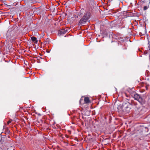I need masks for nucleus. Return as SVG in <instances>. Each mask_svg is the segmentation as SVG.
I'll return each mask as SVG.
<instances>
[{
	"mask_svg": "<svg viewBox=\"0 0 150 150\" xmlns=\"http://www.w3.org/2000/svg\"><path fill=\"white\" fill-rule=\"evenodd\" d=\"M83 100L81 99H81L80 100V101H79V102H80V103H81V100Z\"/></svg>",
	"mask_w": 150,
	"mask_h": 150,
	"instance_id": "dca6fc26",
	"label": "nucleus"
},
{
	"mask_svg": "<svg viewBox=\"0 0 150 150\" xmlns=\"http://www.w3.org/2000/svg\"><path fill=\"white\" fill-rule=\"evenodd\" d=\"M7 132L8 133H9L10 132V131L8 130V129H7Z\"/></svg>",
	"mask_w": 150,
	"mask_h": 150,
	"instance_id": "f3484780",
	"label": "nucleus"
},
{
	"mask_svg": "<svg viewBox=\"0 0 150 150\" xmlns=\"http://www.w3.org/2000/svg\"><path fill=\"white\" fill-rule=\"evenodd\" d=\"M149 5L148 6H145L143 8V9L144 10H146L149 8Z\"/></svg>",
	"mask_w": 150,
	"mask_h": 150,
	"instance_id": "f8f14e48",
	"label": "nucleus"
},
{
	"mask_svg": "<svg viewBox=\"0 0 150 150\" xmlns=\"http://www.w3.org/2000/svg\"><path fill=\"white\" fill-rule=\"evenodd\" d=\"M117 108L118 110L122 111L124 114L129 113L131 109L130 104L128 102H123L122 106L117 107Z\"/></svg>",
	"mask_w": 150,
	"mask_h": 150,
	"instance_id": "f257e3e1",
	"label": "nucleus"
},
{
	"mask_svg": "<svg viewBox=\"0 0 150 150\" xmlns=\"http://www.w3.org/2000/svg\"><path fill=\"white\" fill-rule=\"evenodd\" d=\"M84 101L86 103H88L90 102L89 99L88 97H85L84 99Z\"/></svg>",
	"mask_w": 150,
	"mask_h": 150,
	"instance_id": "6e6552de",
	"label": "nucleus"
},
{
	"mask_svg": "<svg viewBox=\"0 0 150 150\" xmlns=\"http://www.w3.org/2000/svg\"><path fill=\"white\" fill-rule=\"evenodd\" d=\"M120 23L121 24L120 25H122L123 27H124L126 23V21L122 19Z\"/></svg>",
	"mask_w": 150,
	"mask_h": 150,
	"instance_id": "423d86ee",
	"label": "nucleus"
},
{
	"mask_svg": "<svg viewBox=\"0 0 150 150\" xmlns=\"http://www.w3.org/2000/svg\"><path fill=\"white\" fill-rule=\"evenodd\" d=\"M50 40L49 38H47L45 40V43L46 44H47V43H49V42H50Z\"/></svg>",
	"mask_w": 150,
	"mask_h": 150,
	"instance_id": "9b49d317",
	"label": "nucleus"
},
{
	"mask_svg": "<svg viewBox=\"0 0 150 150\" xmlns=\"http://www.w3.org/2000/svg\"><path fill=\"white\" fill-rule=\"evenodd\" d=\"M11 122V121L9 120L7 122V124L9 125Z\"/></svg>",
	"mask_w": 150,
	"mask_h": 150,
	"instance_id": "ddd939ff",
	"label": "nucleus"
},
{
	"mask_svg": "<svg viewBox=\"0 0 150 150\" xmlns=\"http://www.w3.org/2000/svg\"><path fill=\"white\" fill-rule=\"evenodd\" d=\"M113 38L116 40H120L121 39L122 35L119 33H117L113 36Z\"/></svg>",
	"mask_w": 150,
	"mask_h": 150,
	"instance_id": "39448f33",
	"label": "nucleus"
},
{
	"mask_svg": "<svg viewBox=\"0 0 150 150\" xmlns=\"http://www.w3.org/2000/svg\"><path fill=\"white\" fill-rule=\"evenodd\" d=\"M131 96L135 100L138 101L142 105L145 104V101L139 95L134 92H132L131 93Z\"/></svg>",
	"mask_w": 150,
	"mask_h": 150,
	"instance_id": "f03ea898",
	"label": "nucleus"
},
{
	"mask_svg": "<svg viewBox=\"0 0 150 150\" xmlns=\"http://www.w3.org/2000/svg\"><path fill=\"white\" fill-rule=\"evenodd\" d=\"M68 132H69V134H71V131L70 130H68Z\"/></svg>",
	"mask_w": 150,
	"mask_h": 150,
	"instance_id": "2eb2a0df",
	"label": "nucleus"
},
{
	"mask_svg": "<svg viewBox=\"0 0 150 150\" xmlns=\"http://www.w3.org/2000/svg\"><path fill=\"white\" fill-rule=\"evenodd\" d=\"M147 53V52H145L144 53V54L145 55H146Z\"/></svg>",
	"mask_w": 150,
	"mask_h": 150,
	"instance_id": "4468645a",
	"label": "nucleus"
},
{
	"mask_svg": "<svg viewBox=\"0 0 150 150\" xmlns=\"http://www.w3.org/2000/svg\"><path fill=\"white\" fill-rule=\"evenodd\" d=\"M91 13L89 12H87L84 13L83 17L80 20L79 22V25L84 24L90 18Z\"/></svg>",
	"mask_w": 150,
	"mask_h": 150,
	"instance_id": "7ed1b4c3",
	"label": "nucleus"
},
{
	"mask_svg": "<svg viewBox=\"0 0 150 150\" xmlns=\"http://www.w3.org/2000/svg\"><path fill=\"white\" fill-rule=\"evenodd\" d=\"M146 2H148V4H149L150 3V0H144V1L142 2V4H144Z\"/></svg>",
	"mask_w": 150,
	"mask_h": 150,
	"instance_id": "9d476101",
	"label": "nucleus"
},
{
	"mask_svg": "<svg viewBox=\"0 0 150 150\" xmlns=\"http://www.w3.org/2000/svg\"><path fill=\"white\" fill-rule=\"evenodd\" d=\"M127 49L126 48H125V49Z\"/></svg>",
	"mask_w": 150,
	"mask_h": 150,
	"instance_id": "a211bd4d",
	"label": "nucleus"
},
{
	"mask_svg": "<svg viewBox=\"0 0 150 150\" xmlns=\"http://www.w3.org/2000/svg\"><path fill=\"white\" fill-rule=\"evenodd\" d=\"M132 105L135 106L137 110H139L140 109V107L138 106L137 104L136 103L134 102V103H132Z\"/></svg>",
	"mask_w": 150,
	"mask_h": 150,
	"instance_id": "1a4fd4ad",
	"label": "nucleus"
},
{
	"mask_svg": "<svg viewBox=\"0 0 150 150\" xmlns=\"http://www.w3.org/2000/svg\"><path fill=\"white\" fill-rule=\"evenodd\" d=\"M31 40L33 42H34L35 43H37L38 42V40H37L36 38L34 36H33L31 37Z\"/></svg>",
	"mask_w": 150,
	"mask_h": 150,
	"instance_id": "0eeeda50",
	"label": "nucleus"
},
{
	"mask_svg": "<svg viewBox=\"0 0 150 150\" xmlns=\"http://www.w3.org/2000/svg\"><path fill=\"white\" fill-rule=\"evenodd\" d=\"M68 32V30L67 28L62 29L59 30L58 32L59 35H63L65 34Z\"/></svg>",
	"mask_w": 150,
	"mask_h": 150,
	"instance_id": "20e7f679",
	"label": "nucleus"
}]
</instances>
